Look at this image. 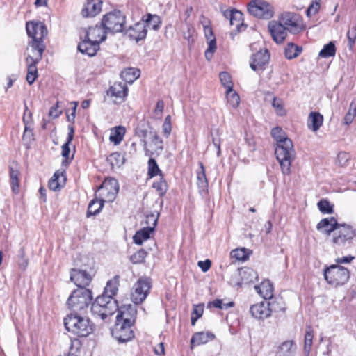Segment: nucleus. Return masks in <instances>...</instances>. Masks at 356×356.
<instances>
[{"label": "nucleus", "instance_id": "obj_56", "mask_svg": "<svg viewBox=\"0 0 356 356\" xmlns=\"http://www.w3.org/2000/svg\"><path fill=\"white\" fill-rule=\"evenodd\" d=\"M161 170L154 159L150 158L148 161V175L150 177L157 175Z\"/></svg>", "mask_w": 356, "mask_h": 356}, {"label": "nucleus", "instance_id": "obj_35", "mask_svg": "<svg viewBox=\"0 0 356 356\" xmlns=\"http://www.w3.org/2000/svg\"><path fill=\"white\" fill-rule=\"evenodd\" d=\"M65 182V177L62 173L56 172L49 181V187L52 191H57L63 187Z\"/></svg>", "mask_w": 356, "mask_h": 356}, {"label": "nucleus", "instance_id": "obj_7", "mask_svg": "<svg viewBox=\"0 0 356 356\" xmlns=\"http://www.w3.org/2000/svg\"><path fill=\"white\" fill-rule=\"evenodd\" d=\"M282 299L280 301H273L271 302L262 301L259 303L253 305L250 307V312L252 316L257 319H265L270 316L272 312L284 310L282 307H277V305L282 304Z\"/></svg>", "mask_w": 356, "mask_h": 356}, {"label": "nucleus", "instance_id": "obj_48", "mask_svg": "<svg viewBox=\"0 0 356 356\" xmlns=\"http://www.w3.org/2000/svg\"><path fill=\"white\" fill-rule=\"evenodd\" d=\"M19 172L17 169L13 167L10 168V177L12 185V190L14 193H17L19 191Z\"/></svg>", "mask_w": 356, "mask_h": 356}, {"label": "nucleus", "instance_id": "obj_33", "mask_svg": "<svg viewBox=\"0 0 356 356\" xmlns=\"http://www.w3.org/2000/svg\"><path fill=\"white\" fill-rule=\"evenodd\" d=\"M323 118L319 113L312 112L308 118V127L313 131H316L319 129L323 124Z\"/></svg>", "mask_w": 356, "mask_h": 356}, {"label": "nucleus", "instance_id": "obj_58", "mask_svg": "<svg viewBox=\"0 0 356 356\" xmlns=\"http://www.w3.org/2000/svg\"><path fill=\"white\" fill-rule=\"evenodd\" d=\"M81 344L79 340L72 341L67 356H79Z\"/></svg>", "mask_w": 356, "mask_h": 356}, {"label": "nucleus", "instance_id": "obj_11", "mask_svg": "<svg viewBox=\"0 0 356 356\" xmlns=\"http://www.w3.org/2000/svg\"><path fill=\"white\" fill-rule=\"evenodd\" d=\"M151 288L149 278H140L134 285L131 298L134 304H140L145 300Z\"/></svg>", "mask_w": 356, "mask_h": 356}, {"label": "nucleus", "instance_id": "obj_23", "mask_svg": "<svg viewBox=\"0 0 356 356\" xmlns=\"http://www.w3.org/2000/svg\"><path fill=\"white\" fill-rule=\"evenodd\" d=\"M128 88L125 83L119 82L114 83L111 86L108 94L116 98L115 103H121L124 100V98L127 95Z\"/></svg>", "mask_w": 356, "mask_h": 356}, {"label": "nucleus", "instance_id": "obj_31", "mask_svg": "<svg viewBox=\"0 0 356 356\" xmlns=\"http://www.w3.org/2000/svg\"><path fill=\"white\" fill-rule=\"evenodd\" d=\"M119 282L120 277L118 275H115L111 280H108L104 289L103 295L113 298L118 291Z\"/></svg>", "mask_w": 356, "mask_h": 356}, {"label": "nucleus", "instance_id": "obj_61", "mask_svg": "<svg viewBox=\"0 0 356 356\" xmlns=\"http://www.w3.org/2000/svg\"><path fill=\"white\" fill-rule=\"evenodd\" d=\"M347 37L348 39V45L352 48L356 40V25L353 26L348 30Z\"/></svg>", "mask_w": 356, "mask_h": 356}, {"label": "nucleus", "instance_id": "obj_24", "mask_svg": "<svg viewBox=\"0 0 356 356\" xmlns=\"http://www.w3.org/2000/svg\"><path fill=\"white\" fill-rule=\"evenodd\" d=\"M339 225L340 224L337 222V220L334 218H326L322 219L317 224L316 229L318 231H321L327 235H330L332 232H334V231L337 229Z\"/></svg>", "mask_w": 356, "mask_h": 356}, {"label": "nucleus", "instance_id": "obj_6", "mask_svg": "<svg viewBox=\"0 0 356 356\" xmlns=\"http://www.w3.org/2000/svg\"><path fill=\"white\" fill-rule=\"evenodd\" d=\"M125 19V16L120 10H115L104 15L102 24L108 33L122 32Z\"/></svg>", "mask_w": 356, "mask_h": 356}, {"label": "nucleus", "instance_id": "obj_51", "mask_svg": "<svg viewBox=\"0 0 356 356\" xmlns=\"http://www.w3.org/2000/svg\"><path fill=\"white\" fill-rule=\"evenodd\" d=\"M356 116V104L352 102L349 106V109L344 117V123L349 125L353 121Z\"/></svg>", "mask_w": 356, "mask_h": 356}, {"label": "nucleus", "instance_id": "obj_2", "mask_svg": "<svg viewBox=\"0 0 356 356\" xmlns=\"http://www.w3.org/2000/svg\"><path fill=\"white\" fill-rule=\"evenodd\" d=\"M65 329L72 334L85 337L93 331V325L88 318L83 317L76 314H70L64 318Z\"/></svg>", "mask_w": 356, "mask_h": 356}, {"label": "nucleus", "instance_id": "obj_37", "mask_svg": "<svg viewBox=\"0 0 356 356\" xmlns=\"http://www.w3.org/2000/svg\"><path fill=\"white\" fill-rule=\"evenodd\" d=\"M104 202L100 198H97L92 200L88 208L87 216H95L99 213L104 206Z\"/></svg>", "mask_w": 356, "mask_h": 356}, {"label": "nucleus", "instance_id": "obj_55", "mask_svg": "<svg viewBox=\"0 0 356 356\" xmlns=\"http://www.w3.org/2000/svg\"><path fill=\"white\" fill-rule=\"evenodd\" d=\"M146 256V251L141 249L133 254L130 257V260L133 264H140L145 261Z\"/></svg>", "mask_w": 356, "mask_h": 356}, {"label": "nucleus", "instance_id": "obj_47", "mask_svg": "<svg viewBox=\"0 0 356 356\" xmlns=\"http://www.w3.org/2000/svg\"><path fill=\"white\" fill-rule=\"evenodd\" d=\"M159 216V213L157 212L147 214L145 216V220L143 223L146 225V228H151V230L153 232L154 230V227L156 225Z\"/></svg>", "mask_w": 356, "mask_h": 356}, {"label": "nucleus", "instance_id": "obj_21", "mask_svg": "<svg viewBox=\"0 0 356 356\" xmlns=\"http://www.w3.org/2000/svg\"><path fill=\"white\" fill-rule=\"evenodd\" d=\"M270 54L267 49L259 51L252 57L250 66L254 70H263V66L268 63Z\"/></svg>", "mask_w": 356, "mask_h": 356}, {"label": "nucleus", "instance_id": "obj_8", "mask_svg": "<svg viewBox=\"0 0 356 356\" xmlns=\"http://www.w3.org/2000/svg\"><path fill=\"white\" fill-rule=\"evenodd\" d=\"M118 191V181L114 178H107L96 191L95 197L100 198L104 202H111L115 199Z\"/></svg>", "mask_w": 356, "mask_h": 356}, {"label": "nucleus", "instance_id": "obj_20", "mask_svg": "<svg viewBox=\"0 0 356 356\" xmlns=\"http://www.w3.org/2000/svg\"><path fill=\"white\" fill-rule=\"evenodd\" d=\"M107 33L108 32L102 25H96L94 27H90L88 30H86L83 35L92 40L93 42H98L99 44L106 40Z\"/></svg>", "mask_w": 356, "mask_h": 356}, {"label": "nucleus", "instance_id": "obj_62", "mask_svg": "<svg viewBox=\"0 0 356 356\" xmlns=\"http://www.w3.org/2000/svg\"><path fill=\"white\" fill-rule=\"evenodd\" d=\"M273 106L276 109V112L279 115H284L285 110L283 108L282 102L277 98H274L273 101Z\"/></svg>", "mask_w": 356, "mask_h": 356}, {"label": "nucleus", "instance_id": "obj_63", "mask_svg": "<svg viewBox=\"0 0 356 356\" xmlns=\"http://www.w3.org/2000/svg\"><path fill=\"white\" fill-rule=\"evenodd\" d=\"M198 266L201 268L203 272H207L211 268V261L209 259L205 261H200L197 263Z\"/></svg>", "mask_w": 356, "mask_h": 356}, {"label": "nucleus", "instance_id": "obj_52", "mask_svg": "<svg viewBox=\"0 0 356 356\" xmlns=\"http://www.w3.org/2000/svg\"><path fill=\"white\" fill-rule=\"evenodd\" d=\"M219 77L222 85L227 88V90L233 88V83L231 79V76L229 73L222 72L220 73Z\"/></svg>", "mask_w": 356, "mask_h": 356}, {"label": "nucleus", "instance_id": "obj_26", "mask_svg": "<svg viewBox=\"0 0 356 356\" xmlns=\"http://www.w3.org/2000/svg\"><path fill=\"white\" fill-rule=\"evenodd\" d=\"M236 273L240 276L241 279V284L253 282L257 279V273L250 268H241L237 270Z\"/></svg>", "mask_w": 356, "mask_h": 356}, {"label": "nucleus", "instance_id": "obj_49", "mask_svg": "<svg viewBox=\"0 0 356 356\" xmlns=\"http://www.w3.org/2000/svg\"><path fill=\"white\" fill-rule=\"evenodd\" d=\"M335 52L336 49L334 44L332 42H330L323 47V48L320 51L318 56L322 58H328L334 56L335 55Z\"/></svg>", "mask_w": 356, "mask_h": 356}, {"label": "nucleus", "instance_id": "obj_13", "mask_svg": "<svg viewBox=\"0 0 356 356\" xmlns=\"http://www.w3.org/2000/svg\"><path fill=\"white\" fill-rule=\"evenodd\" d=\"M139 136L141 137V141L143 143L144 150L145 152L146 156H150L153 154V152L147 148V143L146 141V138L148 136H149V138L151 140V144L154 146V151L163 149V141L155 131H149L148 133L147 131L143 130L140 132Z\"/></svg>", "mask_w": 356, "mask_h": 356}, {"label": "nucleus", "instance_id": "obj_39", "mask_svg": "<svg viewBox=\"0 0 356 356\" xmlns=\"http://www.w3.org/2000/svg\"><path fill=\"white\" fill-rule=\"evenodd\" d=\"M125 134V129L122 126H118L111 131L109 139L115 145H118L123 139V136Z\"/></svg>", "mask_w": 356, "mask_h": 356}, {"label": "nucleus", "instance_id": "obj_9", "mask_svg": "<svg viewBox=\"0 0 356 356\" xmlns=\"http://www.w3.org/2000/svg\"><path fill=\"white\" fill-rule=\"evenodd\" d=\"M355 236L356 232L353 227L340 224L332 234V242L335 247H343L350 245Z\"/></svg>", "mask_w": 356, "mask_h": 356}, {"label": "nucleus", "instance_id": "obj_4", "mask_svg": "<svg viewBox=\"0 0 356 356\" xmlns=\"http://www.w3.org/2000/svg\"><path fill=\"white\" fill-rule=\"evenodd\" d=\"M92 299L91 291L84 287L74 290L68 298L67 305L72 311L76 312L87 307Z\"/></svg>", "mask_w": 356, "mask_h": 356}, {"label": "nucleus", "instance_id": "obj_30", "mask_svg": "<svg viewBox=\"0 0 356 356\" xmlns=\"http://www.w3.org/2000/svg\"><path fill=\"white\" fill-rule=\"evenodd\" d=\"M255 289L264 299H270L273 296V287L269 280L261 282L259 286H255Z\"/></svg>", "mask_w": 356, "mask_h": 356}, {"label": "nucleus", "instance_id": "obj_14", "mask_svg": "<svg viewBox=\"0 0 356 356\" xmlns=\"http://www.w3.org/2000/svg\"><path fill=\"white\" fill-rule=\"evenodd\" d=\"M26 28L29 36L33 39L32 42H44L43 38L47 35V30L42 23L27 22Z\"/></svg>", "mask_w": 356, "mask_h": 356}, {"label": "nucleus", "instance_id": "obj_60", "mask_svg": "<svg viewBox=\"0 0 356 356\" xmlns=\"http://www.w3.org/2000/svg\"><path fill=\"white\" fill-rule=\"evenodd\" d=\"M234 305V303L232 302H229L228 303H223L222 300L216 299L213 300V302H210L208 303L207 307H216L219 309H227L229 307H232Z\"/></svg>", "mask_w": 356, "mask_h": 356}, {"label": "nucleus", "instance_id": "obj_3", "mask_svg": "<svg viewBox=\"0 0 356 356\" xmlns=\"http://www.w3.org/2000/svg\"><path fill=\"white\" fill-rule=\"evenodd\" d=\"M118 309L117 300L114 298L102 295L98 296L91 306V312L95 317L102 320L112 316Z\"/></svg>", "mask_w": 356, "mask_h": 356}, {"label": "nucleus", "instance_id": "obj_42", "mask_svg": "<svg viewBox=\"0 0 356 356\" xmlns=\"http://www.w3.org/2000/svg\"><path fill=\"white\" fill-rule=\"evenodd\" d=\"M200 165V171L197 172V185L201 191H205L208 187V182L206 178L205 170L202 163Z\"/></svg>", "mask_w": 356, "mask_h": 356}, {"label": "nucleus", "instance_id": "obj_22", "mask_svg": "<svg viewBox=\"0 0 356 356\" xmlns=\"http://www.w3.org/2000/svg\"><path fill=\"white\" fill-rule=\"evenodd\" d=\"M102 2L100 0H87L81 13L85 17H92L98 15L102 10Z\"/></svg>", "mask_w": 356, "mask_h": 356}, {"label": "nucleus", "instance_id": "obj_5", "mask_svg": "<svg viewBox=\"0 0 356 356\" xmlns=\"http://www.w3.org/2000/svg\"><path fill=\"white\" fill-rule=\"evenodd\" d=\"M325 280L330 284L338 286L346 284L350 277L349 270L339 265H332L324 270Z\"/></svg>", "mask_w": 356, "mask_h": 356}, {"label": "nucleus", "instance_id": "obj_41", "mask_svg": "<svg viewBox=\"0 0 356 356\" xmlns=\"http://www.w3.org/2000/svg\"><path fill=\"white\" fill-rule=\"evenodd\" d=\"M314 335L311 327H308L306 330L304 340L303 351L306 356H309L313 343Z\"/></svg>", "mask_w": 356, "mask_h": 356}, {"label": "nucleus", "instance_id": "obj_19", "mask_svg": "<svg viewBox=\"0 0 356 356\" xmlns=\"http://www.w3.org/2000/svg\"><path fill=\"white\" fill-rule=\"evenodd\" d=\"M81 38L82 39V41L78 45L79 51L89 56H95L99 49V44L98 42H93L92 40L84 35H81Z\"/></svg>", "mask_w": 356, "mask_h": 356}, {"label": "nucleus", "instance_id": "obj_43", "mask_svg": "<svg viewBox=\"0 0 356 356\" xmlns=\"http://www.w3.org/2000/svg\"><path fill=\"white\" fill-rule=\"evenodd\" d=\"M229 15V22L232 26L238 29L243 25V13L241 11L234 10V13H228Z\"/></svg>", "mask_w": 356, "mask_h": 356}, {"label": "nucleus", "instance_id": "obj_18", "mask_svg": "<svg viewBox=\"0 0 356 356\" xmlns=\"http://www.w3.org/2000/svg\"><path fill=\"white\" fill-rule=\"evenodd\" d=\"M70 280L78 286V288L88 286L90 281V275L86 271L80 269L73 268L70 273Z\"/></svg>", "mask_w": 356, "mask_h": 356}, {"label": "nucleus", "instance_id": "obj_25", "mask_svg": "<svg viewBox=\"0 0 356 356\" xmlns=\"http://www.w3.org/2000/svg\"><path fill=\"white\" fill-rule=\"evenodd\" d=\"M280 20L282 22L281 24H282L285 28L291 32L296 31L298 27V16L293 13L286 12L282 13Z\"/></svg>", "mask_w": 356, "mask_h": 356}, {"label": "nucleus", "instance_id": "obj_50", "mask_svg": "<svg viewBox=\"0 0 356 356\" xmlns=\"http://www.w3.org/2000/svg\"><path fill=\"white\" fill-rule=\"evenodd\" d=\"M17 265L22 270H25L29 265V259L26 257L25 250L21 248L17 255Z\"/></svg>", "mask_w": 356, "mask_h": 356}, {"label": "nucleus", "instance_id": "obj_57", "mask_svg": "<svg viewBox=\"0 0 356 356\" xmlns=\"http://www.w3.org/2000/svg\"><path fill=\"white\" fill-rule=\"evenodd\" d=\"M153 187L158 192L159 196H163L165 195L168 190V184L166 181L162 178L160 179V181L154 183Z\"/></svg>", "mask_w": 356, "mask_h": 356}, {"label": "nucleus", "instance_id": "obj_59", "mask_svg": "<svg viewBox=\"0 0 356 356\" xmlns=\"http://www.w3.org/2000/svg\"><path fill=\"white\" fill-rule=\"evenodd\" d=\"M230 256L232 258H235L238 261H245L248 257L245 248L232 250L230 253Z\"/></svg>", "mask_w": 356, "mask_h": 356}, {"label": "nucleus", "instance_id": "obj_46", "mask_svg": "<svg viewBox=\"0 0 356 356\" xmlns=\"http://www.w3.org/2000/svg\"><path fill=\"white\" fill-rule=\"evenodd\" d=\"M74 128H73V127L70 126L67 141L62 146V156L66 159H67L69 157V154H70L69 145L74 138Z\"/></svg>", "mask_w": 356, "mask_h": 356}, {"label": "nucleus", "instance_id": "obj_36", "mask_svg": "<svg viewBox=\"0 0 356 356\" xmlns=\"http://www.w3.org/2000/svg\"><path fill=\"white\" fill-rule=\"evenodd\" d=\"M122 80L129 83H132L140 76V71L135 68H127L120 73Z\"/></svg>", "mask_w": 356, "mask_h": 356}, {"label": "nucleus", "instance_id": "obj_32", "mask_svg": "<svg viewBox=\"0 0 356 356\" xmlns=\"http://www.w3.org/2000/svg\"><path fill=\"white\" fill-rule=\"evenodd\" d=\"M26 62L27 64L26 81L30 85H31L38 77L37 63L33 61L31 58H26Z\"/></svg>", "mask_w": 356, "mask_h": 356}, {"label": "nucleus", "instance_id": "obj_64", "mask_svg": "<svg viewBox=\"0 0 356 356\" xmlns=\"http://www.w3.org/2000/svg\"><path fill=\"white\" fill-rule=\"evenodd\" d=\"M203 311H204L203 305H195L191 314L197 318H200L202 316Z\"/></svg>", "mask_w": 356, "mask_h": 356}, {"label": "nucleus", "instance_id": "obj_38", "mask_svg": "<svg viewBox=\"0 0 356 356\" xmlns=\"http://www.w3.org/2000/svg\"><path fill=\"white\" fill-rule=\"evenodd\" d=\"M152 232L151 228L143 227L140 230L136 232L133 236V240L136 244L141 245L143 242L149 238L150 234Z\"/></svg>", "mask_w": 356, "mask_h": 356}, {"label": "nucleus", "instance_id": "obj_40", "mask_svg": "<svg viewBox=\"0 0 356 356\" xmlns=\"http://www.w3.org/2000/svg\"><path fill=\"white\" fill-rule=\"evenodd\" d=\"M301 47L295 45L293 43H289L285 48V56L288 59H293L296 58L302 51Z\"/></svg>", "mask_w": 356, "mask_h": 356}, {"label": "nucleus", "instance_id": "obj_54", "mask_svg": "<svg viewBox=\"0 0 356 356\" xmlns=\"http://www.w3.org/2000/svg\"><path fill=\"white\" fill-rule=\"evenodd\" d=\"M318 207L323 213H332L333 207L327 200L322 199L318 203Z\"/></svg>", "mask_w": 356, "mask_h": 356}, {"label": "nucleus", "instance_id": "obj_17", "mask_svg": "<svg viewBox=\"0 0 356 356\" xmlns=\"http://www.w3.org/2000/svg\"><path fill=\"white\" fill-rule=\"evenodd\" d=\"M268 30L274 41L277 43H282L286 36V29L285 26L275 21L268 23Z\"/></svg>", "mask_w": 356, "mask_h": 356}, {"label": "nucleus", "instance_id": "obj_44", "mask_svg": "<svg viewBox=\"0 0 356 356\" xmlns=\"http://www.w3.org/2000/svg\"><path fill=\"white\" fill-rule=\"evenodd\" d=\"M226 98L227 100V103L233 108H236L239 105L240 103V97L239 95L235 92L233 88L230 90H227L226 91Z\"/></svg>", "mask_w": 356, "mask_h": 356}, {"label": "nucleus", "instance_id": "obj_29", "mask_svg": "<svg viewBox=\"0 0 356 356\" xmlns=\"http://www.w3.org/2000/svg\"><path fill=\"white\" fill-rule=\"evenodd\" d=\"M215 335L211 332H200L195 333L191 338V343L193 345L200 346L212 341Z\"/></svg>", "mask_w": 356, "mask_h": 356}, {"label": "nucleus", "instance_id": "obj_10", "mask_svg": "<svg viewBox=\"0 0 356 356\" xmlns=\"http://www.w3.org/2000/svg\"><path fill=\"white\" fill-rule=\"evenodd\" d=\"M250 14L264 19H270L274 14L273 7L263 0H252L248 5Z\"/></svg>", "mask_w": 356, "mask_h": 356}, {"label": "nucleus", "instance_id": "obj_27", "mask_svg": "<svg viewBox=\"0 0 356 356\" xmlns=\"http://www.w3.org/2000/svg\"><path fill=\"white\" fill-rule=\"evenodd\" d=\"M31 46V54L29 55L27 58H31L33 61L38 63L42 58L45 44L41 42H32Z\"/></svg>", "mask_w": 356, "mask_h": 356}, {"label": "nucleus", "instance_id": "obj_1", "mask_svg": "<svg viewBox=\"0 0 356 356\" xmlns=\"http://www.w3.org/2000/svg\"><path fill=\"white\" fill-rule=\"evenodd\" d=\"M271 136L277 142L275 154L281 165L282 172L284 175H289L291 162L295 156L292 141L280 127L273 128L271 130Z\"/></svg>", "mask_w": 356, "mask_h": 356}, {"label": "nucleus", "instance_id": "obj_34", "mask_svg": "<svg viewBox=\"0 0 356 356\" xmlns=\"http://www.w3.org/2000/svg\"><path fill=\"white\" fill-rule=\"evenodd\" d=\"M142 22H145L146 27L148 26L154 31L158 30L161 24L160 17L156 15L147 14L143 17Z\"/></svg>", "mask_w": 356, "mask_h": 356}, {"label": "nucleus", "instance_id": "obj_15", "mask_svg": "<svg viewBox=\"0 0 356 356\" xmlns=\"http://www.w3.org/2000/svg\"><path fill=\"white\" fill-rule=\"evenodd\" d=\"M147 30L145 22H139L125 30V35L131 40L138 42L146 38Z\"/></svg>", "mask_w": 356, "mask_h": 356}, {"label": "nucleus", "instance_id": "obj_28", "mask_svg": "<svg viewBox=\"0 0 356 356\" xmlns=\"http://www.w3.org/2000/svg\"><path fill=\"white\" fill-rule=\"evenodd\" d=\"M296 350V346L293 341H285L278 347L277 356H293Z\"/></svg>", "mask_w": 356, "mask_h": 356}, {"label": "nucleus", "instance_id": "obj_12", "mask_svg": "<svg viewBox=\"0 0 356 356\" xmlns=\"http://www.w3.org/2000/svg\"><path fill=\"white\" fill-rule=\"evenodd\" d=\"M134 324L127 323L120 320L116 321L115 326L112 330L113 337L119 342H127L134 337V332L131 327Z\"/></svg>", "mask_w": 356, "mask_h": 356}, {"label": "nucleus", "instance_id": "obj_53", "mask_svg": "<svg viewBox=\"0 0 356 356\" xmlns=\"http://www.w3.org/2000/svg\"><path fill=\"white\" fill-rule=\"evenodd\" d=\"M321 0H312L311 4L306 10V15L308 17L316 15L321 8Z\"/></svg>", "mask_w": 356, "mask_h": 356}, {"label": "nucleus", "instance_id": "obj_16", "mask_svg": "<svg viewBox=\"0 0 356 356\" xmlns=\"http://www.w3.org/2000/svg\"><path fill=\"white\" fill-rule=\"evenodd\" d=\"M137 310L135 305L128 304L122 307L116 316V321L134 324L136 318Z\"/></svg>", "mask_w": 356, "mask_h": 356}, {"label": "nucleus", "instance_id": "obj_45", "mask_svg": "<svg viewBox=\"0 0 356 356\" xmlns=\"http://www.w3.org/2000/svg\"><path fill=\"white\" fill-rule=\"evenodd\" d=\"M107 161L112 168L120 167L124 163V157L118 152H114L107 157Z\"/></svg>", "mask_w": 356, "mask_h": 356}]
</instances>
